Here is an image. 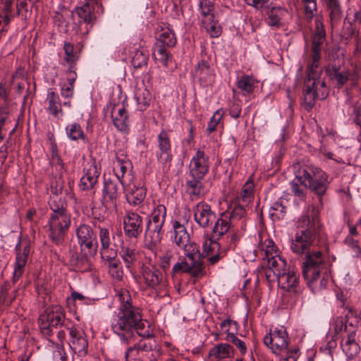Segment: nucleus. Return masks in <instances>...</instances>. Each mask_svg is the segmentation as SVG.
<instances>
[{
  "mask_svg": "<svg viewBox=\"0 0 361 361\" xmlns=\"http://www.w3.org/2000/svg\"><path fill=\"white\" fill-rule=\"evenodd\" d=\"M163 226L164 224H159V222L157 224L147 222L145 230V238L147 241L148 249L152 250L161 242L164 233Z\"/></svg>",
  "mask_w": 361,
  "mask_h": 361,
  "instance_id": "24",
  "label": "nucleus"
},
{
  "mask_svg": "<svg viewBox=\"0 0 361 361\" xmlns=\"http://www.w3.org/2000/svg\"><path fill=\"white\" fill-rule=\"evenodd\" d=\"M209 167V157L205 154L204 150L197 149L188 166L189 176L204 178L208 173Z\"/></svg>",
  "mask_w": 361,
  "mask_h": 361,
  "instance_id": "14",
  "label": "nucleus"
},
{
  "mask_svg": "<svg viewBox=\"0 0 361 361\" xmlns=\"http://www.w3.org/2000/svg\"><path fill=\"white\" fill-rule=\"evenodd\" d=\"M177 43L175 32L169 28L162 29L157 37L154 46L153 56L154 59L164 66H168L171 54L168 49L173 48Z\"/></svg>",
  "mask_w": 361,
  "mask_h": 361,
  "instance_id": "6",
  "label": "nucleus"
},
{
  "mask_svg": "<svg viewBox=\"0 0 361 361\" xmlns=\"http://www.w3.org/2000/svg\"><path fill=\"white\" fill-rule=\"evenodd\" d=\"M126 268L135 276L134 267L140 258L139 252L132 246L122 245L119 250Z\"/></svg>",
  "mask_w": 361,
  "mask_h": 361,
  "instance_id": "26",
  "label": "nucleus"
},
{
  "mask_svg": "<svg viewBox=\"0 0 361 361\" xmlns=\"http://www.w3.org/2000/svg\"><path fill=\"white\" fill-rule=\"evenodd\" d=\"M65 52L64 61L67 65L76 66L80 56V49H77L71 42H65L63 44Z\"/></svg>",
  "mask_w": 361,
  "mask_h": 361,
  "instance_id": "44",
  "label": "nucleus"
},
{
  "mask_svg": "<svg viewBox=\"0 0 361 361\" xmlns=\"http://www.w3.org/2000/svg\"><path fill=\"white\" fill-rule=\"evenodd\" d=\"M118 299L121 302V310L123 312V316H136L131 304V297L127 290L121 291L118 294Z\"/></svg>",
  "mask_w": 361,
  "mask_h": 361,
  "instance_id": "49",
  "label": "nucleus"
},
{
  "mask_svg": "<svg viewBox=\"0 0 361 361\" xmlns=\"http://www.w3.org/2000/svg\"><path fill=\"white\" fill-rule=\"evenodd\" d=\"M14 250L16 258L12 281L15 283L22 277L28 259L32 253L30 240H21L20 237Z\"/></svg>",
  "mask_w": 361,
  "mask_h": 361,
  "instance_id": "8",
  "label": "nucleus"
},
{
  "mask_svg": "<svg viewBox=\"0 0 361 361\" xmlns=\"http://www.w3.org/2000/svg\"><path fill=\"white\" fill-rule=\"evenodd\" d=\"M121 183L117 180L108 179L104 182L102 204L106 209L116 208Z\"/></svg>",
  "mask_w": 361,
  "mask_h": 361,
  "instance_id": "16",
  "label": "nucleus"
},
{
  "mask_svg": "<svg viewBox=\"0 0 361 361\" xmlns=\"http://www.w3.org/2000/svg\"><path fill=\"white\" fill-rule=\"evenodd\" d=\"M94 6L89 2L85 3L80 7L75 8L70 16L74 17L75 15L80 18L79 23H85L87 24H91L95 19L94 15Z\"/></svg>",
  "mask_w": 361,
  "mask_h": 361,
  "instance_id": "31",
  "label": "nucleus"
},
{
  "mask_svg": "<svg viewBox=\"0 0 361 361\" xmlns=\"http://www.w3.org/2000/svg\"><path fill=\"white\" fill-rule=\"evenodd\" d=\"M173 259V252L171 250H166L159 258V267L164 271L170 269L171 260Z\"/></svg>",
  "mask_w": 361,
  "mask_h": 361,
  "instance_id": "63",
  "label": "nucleus"
},
{
  "mask_svg": "<svg viewBox=\"0 0 361 361\" xmlns=\"http://www.w3.org/2000/svg\"><path fill=\"white\" fill-rule=\"evenodd\" d=\"M253 183L247 180L243 185L240 196L237 198V202L248 207V204L253 200Z\"/></svg>",
  "mask_w": 361,
  "mask_h": 361,
  "instance_id": "52",
  "label": "nucleus"
},
{
  "mask_svg": "<svg viewBox=\"0 0 361 361\" xmlns=\"http://www.w3.org/2000/svg\"><path fill=\"white\" fill-rule=\"evenodd\" d=\"M49 205L52 212L50 216L70 214L67 209L68 204L65 198L51 197L49 201Z\"/></svg>",
  "mask_w": 361,
  "mask_h": 361,
  "instance_id": "42",
  "label": "nucleus"
},
{
  "mask_svg": "<svg viewBox=\"0 0 361 361\" xmlns=\"http://www.w3.org/2000/svg\"><path fill=\"white\" fill-rule=\"evenodd\" d=\"M125 358L126 361H151L148 356L145 355L135 345L127 349Z\"/></svg>",
  "mask_w": 361,
  "mask_h": 361,
  "instance_id": "56",
  "label": "nucleus"
},
{
  "mask_svg": "<svg viewBox=\"0 0 361 361\" xmlns=\"http://www.w3.org/2000/svg\"><path fill=\"white\" fill-rule=\"evenodd\" d=\"M226 256V251L221 250V244L214 240L207 238L202 245L201 259L207 257V261L212 265L216 264L221 259Z\"/></svg>",
  "mask_w": 361,
  "mask_h": 361,
  "instance_id": "18",
  "label": "nucleus"
},
{
  "mask_svg": "<svg viewBox=\"0 0 361 361\" xmlns=\"http://www.w3.org/2000/svg\"><path fill=\"white\" fill-rule=\"evenodd\" d=\"M258 80L252 75H243L238 78L237 87L243 92V96L252 94Z\"/></svg>",
  "mask_w": 361,
  "mask_h": 361,
  "instance_id": "35",
  "label": "nucleus"
},
{
  "mask_svg": "<svg viewBox=\"0 0 361 361\" xmlns=\"http://www.w3.org/2000/svg\"><path fill=\"white\" fill-rule=\"evenodd\" d=\"M202 25L211 37H218L221 34V26L219 23V21L215 19V18L211 19L210 20H202Z\"/></svg>",
  "mask_w": 361,
  "mask_h": 361,
  "instance_id": "53",
  "label": "nucleus"
},
{
  "mask_svg": "<svg viewBox=\"0 0 361 361\" xmlns=\"http://www.w3.org/2000/svg\"><path fill=\"white\" fill-rule=\"evenodd\" d=\"M86 300V298L81 293L73 290L71 292V296L68 297L66 299V306L68 309V313L70 314H77V310L75 307V302L77 300L84 302Z\"/></svg>",
  "mask_w": 361,
  "mask_h": 361,
  "instance_id": "59",
  "label": "nucleus"
},
{
  "mask_svg": "<svg viewBox=\"0 0 361 361\" xmlns=\"http://www.w3.org/2000/svg\"><path fill=\"white\" fill-rule=\"evenodd\" d=\"M117 108L116 105H114L112 107L111 110V118L113 121V124L117 130L128 134L130 131V121H129V114L124 106L118 107L117 109V113H114Z\"/></svg>",
  "mask_w": 361,
  "mask_h": 361,
  "instance_id": "23",
  "label": "nucleus"
},
{
  "mask_svg": "<svg viewBox=\"0 0 361 361\" xmlns=\"http://www.w3.org/2000/svg\"><path fill=\"white\" fill-rule=\"evenodd\" d=\"M173 228L174 243L179 248H181L190 240V235L185 227L178 221L173 222Z\"/></svg>",
  "mask_w": 361,
  "mask_h": 361,
  "instance_id": "37",
  "label": "nucleus"
},
{
  "mask_svg": "<svg viewBox=\"0 0 361 361\" xmlns=\"http://www.w3.org/2000/svg\"><path fill=\"white\" fill-rule=\"evenodd\" d=\"M279 286L286 291L296 292L299 276L288 269L276 278Z\"/></svg>",
  "mask_w": 361,
  "mask_h": 361,
  "instance_id": "29",
  "label": "nucleus"
},
{
  "mask_svg": "<svg viewBox=\"0 0 361 361\" xmlns=\"http://www.w3.org/2000/svg\"><path fill=\"white\" fill-rule=\"evenodd\" d=\"M287 207L283 204V200L279 198L271 207L269 215L273 220L283 219L286 213Z\"/></svg>",
  "mask_w": 361,
  "mask_h": 361,
  "instance_id": "55",
  "label": "nucleus"
},
{
  "mask_svg": "<svg viewBox=\"0 0 361 361\" xmlns=\"http://www.w3.org/2000/svg\"><path fill=\"white\" fill-rule=\"evenodd\" d=\"M326 73L332 83L338 89L342 88L350 80L349 71H341L339 66L332 65L327 67Z\"/></svg>",
  "mask_w": 361,
  "mask_h": 361,
  "instance_id": "25",
  "label": "nucleus"
},
{
  "mask_svg": "<svg viewBox=\"0 0 361 361\" xmlns=\"http://www.w3.org/2000/svg\"><path fill=\"white\" fill-rule=\"evenodd\" d=\"M69 255L70 264L78 271L85 272L92 269V264L90 259V257H92L89 255L88 250H87V252H84L80 249V252H78L76 250H70Z\"/></svg>",
  "mask_w": 361,
  "mask_h": 361,
  "instance_id": "22",
  "label": "nucleus"
},
{
  "mask_svg": "<svg viewBox=\"0 0 361 361\" xmlns=\"http://www.w3.org/2000/svg\"><path fill=\"white\" fill-rule=\"evenodd\" d=\"M295 177L300 185L314 194L319 203L323 204V197L326 195L331 183L329 175L322 169L311 164L300 167L295 171Z\"/></svg>",
  "mask_w": 361,
  "mask_h": 361,
  "instance_id": "2",
  "label": "nucleus"
},
{
  "mask_svg": "<svg viewBox=\"0 0 361 361\" xmlns=\"http://www.w3.org/2000/svg\"><path fill=\"white\" fill-rule=\"evenodd\" d=\"M170 132V130L161 129L157 135V143L159 151L156 154V157L157 161L161 164L163 171L170 169L173 159Z\"/></svg>",
  "mask_w": 361,
  "mask_h": 361,
  "instance_id": "11",
  "label": "nucleus"
},
{
  "mask_svg": "<svg viewBox=\"0 0 361 361\" xmlns=\"http://www.w3.org/2000/svg\"><path fill=\"white\" fill-rule=\"evenodd\" d=\"M141 337L142 338L135 345L152 360L153 351L157 348L156 341L153 336Z\"/></svg>",
  "mask_w": 361,
  "mask_h": 361,
  "instance_id": "40",
  "label": "nucleus"
},
{
  "mask_svg": "<svg viewBox=\"0 0 361 361\" xmlns=\"http://www.w3.org/2000/svg\"><path fill=\"white\" fill-rule=\"evenodd\" d=\"M71 222V214L50 216L49 237L54 244L61 245L63 243Z\"/></svg>",
  "mask_w": 361,
  "mask_h": 361,
  "instance_id": "9",
  "label": "nucleus"
},
{
  "mask_svg": "<svg viewBox=\"0 0 361 361\" xmlns=\"http://www.w3.org/2000/svg\"><path fill=\"white\" fill-rule=\"evenodd\" d=\"M310 208L307 214L300 216L296 223L290 249L296 255H305L302 264V276L313 290L325 288L328 280L324 275L322 276L326 266L324 255L320 250H310L311 246H319L326 242L319 211L314 206Z\"/></svg>",
  "mask_w": 361,
  "mask_h": 361,
  "instance_id": "1",
  "label": "nucleus"
},
{
  "mask_svg": "<svg viewBox=\"0 0 361 361\" xmlns=\"http://www.w3.org/2000/svg\"><path fill=\"white\" fill-rule=\"evenodd\" d=\"M69 18H73L70 14L64 15L60 12H56L54 16V23L58 27L60 32L68 33L71 28H75L74 25L70 24Z\"/></svg>",
  "mask_w": 361,
  "mask_h": 361,
  "instance_id": "45",
  "label": "nucleus"
},
{
  "mask_svg": "<svg viewBox=\"0 0 361 361\" xmlns=\"http://www.w3.org/2000/svg\"><path fill=\"white\" fill-rule=\"evenodd\" d=\"M325 4L331 26L336 25L341 21L343 15L340 0H325Z\"/></svg>",
  "mask_w": 361,
  "mask_h": 361,
  "instance_id": "33",
  "label": "nucleus"
},
{
  "mask_svg": "<svg viewBox=\"0 0 361 361\" xmlns=\"http://www.w3.org/2000/svg\"><path fill=\"white\" fill-rule=\"evenodd\" d=\"M228 212H224L216 216L214 221V224L212 228V233L215 236L221 237L228 232L233 227V221H231L229 219Z\"/></svg>",
  "mask_w": 361,
  "mask_h": 361,
  "instance_id": "28",
  "label": "nucleus"
},
{
  "mask_svg": "<svg viewBox=\"0 0 361 361\" xmlns=\"http://www.w3.org/2000/svg\"><path fill=\"white\" fill-rule=\"evenodd\" d=\"M353 307L346 303V301L343 298V295L341 297L337 295V314L348 316L350 314H353Z\"/></svg>",
  "mask_w": 361,
  "mask_h": 361,
  "instance_id": "61",
  "label": "nucleus"
},
{
  "mask_svg": "<svg viewBox=\"0 0 361 361\" xmlns=\"http://www.w3.org/2000/svg\"><path fill=\"white\" fill-rule=\"evenodd\" d=\"M194 75L203 87L212 85L215 82L214 70L205 60H202L195 66Z\"/></svg>",
  "mask_w": 361,
  "mask_h": 361,
  "instance_id": "20",
  "label": "nucleus"
},
{
  "mask_svg": "<svg viewBox=\"0 0 361 361\" xmlns=\"http://www.w3.org/2000/svg\"><path fill=\"white\" fill-rule=\"evenodd\" d=\"M322 71L312 69L311 72L306 68V78L303 87L302 105L307 111L314 106L317 99H324L329 92L325 81L320 80Z\"/></svg>",
  "mask_w": 361,
  "mask_h": 361,
  "instance_id": "3",
  "label": "nucleus"
},
{
  "mask_svg": "<svg viewBox=\"0 0 361 361\" xmlns=\"http://www.w3.org/2000/svg\"><path fill=\"white\" fill-rule=\"evenodd\" d=\"M224 116V111L222 109L216 111L213 116L211 118L208 123L206 133L207 135L211 134L216 130L217 125L220 123Z\"/></svg>",
  "mask_w": 361,
  "mask_h": 361,
  "instance_id": "60",
  "label": "nucleus"
},
{
  "mask_svg": "<svg viewBox=\"0 0 361 361\" xmlns=\"http://www.w3.org/2000/svg\"><path fill=\"white\" fill-rule=\"evenodd\" d=\"M194 219L200 227H210L216 219V213L210 204L205 202H198L192 209Z\"/></svg>",
  "mask_w": 361,
  "mask_h": 361,
  "instance_id": "15",
  "label": "nucleus"
},
{
  "mask_svg": "<svg viewBox=\"0 0 361 361\" xmlns=\"http://www.w3.org/2000/svg\"><path fill=\"white\" fill-rule=\"evenodd\" d=\"M99 238L101 244L99 253L101 258L105 260L108 264L109 273L111 276L118 281H121L123 277V268L121 266L119 259L116 257V254L113 256L109 255L110 245L111 243V237L109 228L99 226Z\"/></svg>",
  "mask_w": 361,
  "mask_h": 361,
  "instance_id": "4",
  "label": "nucleus"
},
{
  "mask_svg": "<svg viewBox=\"0 0 361 361\" xmlns=\"http://www.w3.org/2000/svg\"><path fill=\"white\" fill-rule=\"evenodd\" d=\"M199 10L201 13L202 21L210 20L215 18L214 16V6L209 0H201L199 4Z\"/></svg>",
  "mask_w": 361,
  "mask_h": 361,
  "instance_id": "54",
  "label": "nucleus"
},
{
  "mask_svg": "<svg viewBox=\"0 0 361 361\" xmlns=\"http://www.w3.org/2000/svg\"><path fill=\"white\" fill-rule=\"evenodd\" d=\"M247 208L248 207L236 202L232 212H228L229 219L231 221H233V226H235L237 221H240L241 228L243 230L245 229Z\"/></svg>",
  "mask_w": 361,
  "mask_h": 361,
  "instance_id": "38",
  "label": "nucleus"
},
{
  "mask_svg": "<svg viewBox=\"0 0 361 361\" xmlns=\"http://www.w3.org/2000/svg\"><path fill=\"white\" fill-rule=\"evenodd\" d=\"M326 40V31L323 23L319 19L315 20V30L311 42V54L307 61V68L311 72L312 69L318 70L322 58V45Z\"/></svg>",
  "mask_w": 361,
  "mask_h": 361,
  "instance_id": "7",
  "label": "nucleus"
},
{
  "mask_svg": "<svg viewBox=\"0 0 361 361\" xmlns=\"http://www.w3.org/2000/svg\"><path fill=\"white\" fill-rule=\"evenodd\" d=\"M78 244L82 251L88 250L89 255L94 257L99 248L97 235L92 228L86 224H80L75 229Z\"/></svg>",
  "mask_w": 361,
  "mask_h": 361,
  "instance_id": "10",
  "label": "nucleus"
},
{
  "mask_svg": "<svg viewBox=\"0 0 361 361\" xmlns=\"http://www.w3.org/2000/svg\"><path fill=\"white\" fill-rule=\"evenodd\" d=\"M139 274L147 288L153 289L158 296L169 295V282L156 265L142 263Z\"/></svg>",
  "mask_w": 361,
  "mask_h": 361,
  "instance_id": "5",
  "label": "nucleus"
},
{
  "mask_svg": "<svg viewBox=\"0 0 361 361\" xmlns=\"http://www.w3.org/2000/svg\"><path fill=\"white\" fill-rule=\"evenodd\" d=\"M100 172L97 166L93 164L86 171L84 176L80 180L79 187L82 190H90L92 189L98 182V178Z\"/></svg>",
  "mask_w": 361,
  "mask_h": 361,
  "instance_id": "30",
  "label": "nucleus"
},
{
  "mask_svg": "<svg viewBox=\"0 0 361 361\" xmlns=\"http://www.w3.org/2000/svg\"><path fill=\"white\" fill-rule=\"evenodd\" d=\"M341 347L348 358H353L360 353V347L357 341L355 330L349 333L343 340Z\"/></svg>",
  "mask_w": 361,
  "mask_h": 361,
  "instance_id": "32",
  "label": "nucleus"
},
{
  "mask_svg": "<svg viewBox=\"0 0 361 361\" xmlns=\"http://www.w3.org/2000/svg\"><path fill=\"white\" fill-rule=\"evenodd\" d=\"M263 342L273 353L280 354L288 346L289 340L286 329L283 327L275 329L264 336Z\"/></svg>",
  "mask_w": 361,
  "mask_h": 361,
  "instance_id": "13",
  "label": "nucleus"
},
{
  "mask_svg": "<svg viewBox=\"0 0 361 361\" xmlns=\"http://www.w3.org/2000/svg\"><path fill=\"white\" fill-rule=\"evenodd\" d=\"M127 202L133 206H138L146 197L147 189L142 185L130 183L126 189Z\"/></svg>",
  "mask_w": 361,
  "mask_h": 361,
  "instance_id": "27",
  "label": "nucleus"
},
{
  "mask_svg": "<svg viewBox=\"0 0 361 361\" xmlns=\"http://www.w3.org/2000/svg\"><path fill=\"white\" fill-rule=\"evenodd\" d=\"M15 14L13 13V0H0V18L8 25Z\"/></svg>",
  "mask_w": 361,
  "mask_h": 361,
  "instance_id": "50",
  "label": "nucleus"
},
{
  "mask_svg": "<svg viewBox=\"0 0 361 361\" xmlns=\"http://www.w3.org/2000/svg\"><path fill=\"white\" fill-rule=\"evenodd\" d=\"M71 336L70 346L73 351L80 357H83L87 353L88 342L85 337L83 331H78L75 328L70 329Z\"/></svg>",
  "mask_w": 361,
  "mask_h": 361,
  "instance_id": "21",
  "label": "nucleus"
},
{
  "mask_svg": "<svg viewBox=\"0 0 361 361\" xmlns=\"http://www.w3.org/2000/svg\"><path fill=\"white\" fill-rule=\"evenodd\" d=\"M149 59V54L147 51L136 50L132 57L131 63L134 68H146Z\"/></svg>",
  "mask_w": 361,
  "mask_h": 361,
  "instance_id": "57",
  "label": "nucleus"
},
{
  "mask_svg": "<svg viewBox=\"0 0 361 361\" xmlns=\"http://www.w3.org/2000/svg\"><path fill=\"white\" fill-rule=\"evenodd\" d=\"M202 179L203 178H197L196 177L189 176L187 178L185 190L192 199L200 196L201 190L203 188V184L202 183Z\"/></svg>",
  "mask_w": 361,
  "mask_h": 361,
  "instance_id": "43",
  "label": "nucleus"
},
{
  "mask_svg": "<svg viewBox=\"0 0 361 361\" xmlns=\"http://www.w3.org/2000/svg\"><path fill=\"white\" fill-rule=\"evenodd\" d=\"M16 14L26 20L30 17L31 11L27 8V4L25 0H18L16 3Z\"/></svg>",
  "mask_w": 361,
  "mask_h": 361,
  "instance_id": "62",
  "label": "nucleus"
},
{
  "mask_svg": "<svg viewBox=\"0 0 361 361\" xmlns=\"http://www.w3.org/2000/svg\"><path fill=\"white\" fill-rule=\"evenodd\" d=\"M135 330L140 336H154V327L151 322L147 319H142V317H136L135 319Z\"/></svg>",
  "mask_w": 361,
  "mask_h": 361,
  "instance_id": "48",
  "label": "nucleus"
},
{
  "mask_svg": "<svg viewBox=\"0 0 361 361\" xmlns=\"http://www.w3.org/2000/svg\"><path fill=\"white\" fill-rule=\"evenodd\" d=\"M47 101L48 102L47 111L57 117L59 114H62L61 104L59 95L53 90L49 91Z\"/></svg>",
  "mask_w": 361,
  "mask_h": 361,
  "instance_id": "47",
  "label": "nucleus"
},
{
  "mask_svg": "<svg viewBox=\"0 0 361 361\" xmlns=\"http://www.w3.org/2000/svg\"><path fill=\"white\" fill-rule=\"evenodd\" d=\"M136 317H116L111 322L112 329L114 333L121 336L124 342L128 343L133 336L135 326Z\"/></svg>",
  "mask_w": 361,
  "mask_h": 361,
  "instance_id": "19",
  "label": "nucleus"
},
{
  "mask_svg": "<svg viewBox=\"0 0 361 361\" xmlns=\"http://www.w3.org/2000/svg\"><path fill=\"white\" fill-rule=\"evenodd\" d=\"M234 350L228 343H220L213 347L209 353V357L213 360H221L233 356Z\"/></svg>",
  "mask_w": 361,
  "mask_h": 361,
  "instance_id": "36",
  "label": "nucleus"
},
{
  "mask_svg": "<svg viewBox=\"0 0 361 361\" xmlns=\"http://www.w3.org/2000/svg\"><path fill=\"white\" fill-rule=\"evenodd\" d=\"M125 235L129 238H137L142 233V218L137 213L128 212L123 218Z\"/></svg>",
  "mask_w": 361,
  "mask_h": 361,
  "instance_id": "17",
  "label": "nucleus"
},
{
  "mask_svg": "<svg viewBox=\"0 0 361 361\" xmlns=\"http://www.w3.org/2000/svg\"><path fill=\"white\" fill-rule=\"evenodd\" d=\"M180 249L184 250L185 255L188 257V261L204 262L201 259V252L197 243L190 240L185 246H183Z\"/></svg>",
  "mask_w": 361,
  "mask_h": 361,
  "instance_id": "51",
  "label": "nucleus"
},
{
  "mask_svg": "<svg viewBox=\"0 0 361 361\" xmlns=\"http://www.w3.org/2000/svg\"><path fill=\"white\" fill-rule=\"evenodd\" d=\"M267 266L273 270L274 274L276 275V278L285 272L287 268V262L279 255H275L267 259Z\"/></svg>",
  "mask_w": 361,
  "mask_h": 361,
  "instance_id": "41",
  "label": "nucleus"
},
{
  "mask_svg": "<svg viewBox=\"0 0 361 361\" xmlns=\"http://www.w3.org/2000/svg\"><path fill=\"white\" fill-rule=\"evenodd\" d=\"M66 133L67 137L72 141L82 140L86 141V135L81 127L78 123H73L68 124L66 128Z\"/></svg>",
  "mask_w": 361,
  "mask_h": 361,
  "instance_id": "46",
  "label": "nucleus"
},
{
  "mask_svg": "<svg viewBox=\"0 0 361 361\" xmlns=\"http://www.w3.org/2000/svg\"><path fill=\"white\" fill-rule=\"evenodd\" d=\"M188 274L192 278L200 279L206 275V270L204 262H188L185 257H183L180 262L173 264L171 275L175 278L177 275Z\"/></svg>",
  "mask_w": 361,
  "mask_h": 361,
  "instance_id": "12",
  "label": "nucleus"
},
{
  "mask_svg": "<svg viewBox=\"0 0 361 361\" xmlns=\"http://www.w3.org/2000/svg\"><path fill=\"white\" fill-rule=\"evenodd\" d=\"M166 208L163 204L157 205L153 210L147 222L164 224L166 221Z\"/></svg>",
  "mask_w": 361,
  "mask_h": 361,
  "instance_id": "58",
  "label": "nucleus"
},
{
  "mask_svg": "<svg viewBox=\"0 0 361 361\" xmlns=\"http://www.w3.org/2000/svg\"><path fill=\"white\" fill-rule=\"evenodd\" d=\"M134 97L137 102V110L144 111L149 106L152 94L145 87L137 88L135 90Z\"/></svg>",
  "mask_w": 361,
  "mask_h": 361,
  "instance_id": "39",
  "label": "nucleus"
},
{
  "mask_svg": "<svg viewBox=\"0 0 361 361\" xmlns=\"http://www.w3.org/2000/svg\"><path fill=\"white\" fill-rule=\"evenodd\" d=\"M266 8L267 9L266 23L269 26L279 27L281 25V20L282 18L287 13V10L281 6H271L269 8V5Z\"/></svg>",
  "mask_w": 361,
  "mask_h": 361,
  "instance_id": "34",
  "label": "nucleus"
},
{
  "mask_svg": "<svg viewBox=\"0 0 361 361\" xmlns=\"http://www.w3.org/2000/svg\"><path fill=\"white\" fill-rule=\"evenodd\" d=\"M226 340L237 346L242 354L246 353L247 348L245 343L242 340L239 339L233 332L228 333Z\"/></svg>",
  "mask_w": 361,
  "mask_h": 361,
  "instance_id": "64",
  "label": "nucleus"
}]
</instances>
